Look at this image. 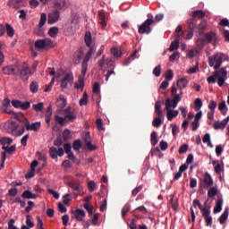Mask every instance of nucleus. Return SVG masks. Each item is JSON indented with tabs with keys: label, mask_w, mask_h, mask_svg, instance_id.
Returning <instances> with one entry per match:
<instances>
[{
	"label": "nucleus",
	"mask_w": 229,
	"mask_h": 229,
	"mask_svg": "<svg viewBox=\"0 0 229 229\" xmlns=\"http://www.w3.org/2000/svg\"><path fill=\"white\" fill-rule=\"evenodd\" d=\"M228 216H229V208H225L224 213H222V215H220V216H219L220 224H225V222L227 220Z\"/></svg>",
	"instance_id": "obj_28"
},
{
	"label": "nucleus",
	"mask_w": 229,
	"mask_h": 229,
	"mask_svg": "<svg viewBox=\"0 0 229 229\" xmlns=\"http://www.w3.org/2000/svg\"><path fill=\"white\" fill-rule=\"evenodd\" d=\"M215 38H216L215 32H207L204 38H199L197 40V46L198 47H204L206 44H210L211 42H213Z\"/></svg>",
	"instance_id": "obj_8"
},
{
	"label": "nucleus",
	"mask_w": 229,
	"mask_h": 229,
	"mask_svg": "<svg viewBox=\"0 0 229 229\" xmlns=\"http://www.w3.org/2000/svg\"><path fill=\"white\" fill-rule=\"evenodd\" d=\"M68 186L75 191H81V188L78 182H68Z\"/></svg>",
	"instance_id": "obj_45"
},
{
	"label": "nucleus",
	"mask_w": 229,
	"mask_h": 229,
	"mask_svg": "<svg viewBox=\"0 0 229 229\" xmlns=\"http://www.w3.org/2000/svg\"><path fill=\"white\" fill-rule=\"evenodd\" d=\"M30 93H33V94L38 92L39 86L38 82H36V81H33V82H30Z\"/></svg>",
	"instance_id": "obj_33"
},
{
	"label": "nucleus",
	"mask_w": 229,
	"mask_h": 229,
	"mask_svg": "<svg viewBox=\"0 0 229 229\" xmlns=\"http://www.w3.org/2000/svg\"><path fill=\"white\" fill-rule=\"evenodd\" d=\"M162 124V118L158 115H157L156 118H154L153 122H152V125L154 127H160V125Z\"/></svg>",
	"instance_id": "obj_47"
},
{
	"label": "nucleus",
	"mask_w": 229,
	"mask_h": 229,
	"mask_svg": "<svg viewBox=\"0 0 229 229\" xmlns=\"http://www.w3.org/2000/svg\"><path fill=\"white\" fill-rule=\"evenodd\" d=\"M67 106V100L65 98H59L57 100V107L64 108Z\"/></svg>",
	"instance_id": "obj_54"
},
{
	"label": "nucleus",
	"mask_w": 229,
	"mask_h": 229,
	"mask_svg": "<svg viewBox=\"0 0 229 229\" xmlns=\"http://www.w3.org/2000/svg\"><path fill=\"white\" fill-rule=\"evenodd\" d=\"M165 78H166L167 81H169V80H173L174 72H173L172 69H168V71L165 72Z\"/></svg>",
	"instance_id": "obj_63"
},
{
	"label": "nucleus",
	"mask_w": 229,
	"mask_h": 229,
	"mask_svg": "<svg viewBox=\"0 0 229 229\" xmlns=\"http://www.w3.org/2000/svg\"><path fill=\"white\" fill-rule=\"evenodd\" d=\"M150 142H151L152 146H157V144H158L157 131H152V132L150 134Z\"/></svg>",
	"instance_id": "obj_30"
},
{
	"label": "nucleus",
	"mask_w": 229,
	"mask_h": 229,
	"mask_svg": "<svg viewBox=\"0 0 229 229\" xmlns=\"http://www.w3.org/2000/svg\"><path fill=\"white\" fill-rule=\"evenodd\" d=\"M13 140L10 137H3V139L0 140V144L6 145V144H13Z\"/></svg>",
	"instance_id": "obj_46"
},
{
	"label": "nucleus",
	"mask_w": 229,
	"mask_h": 229,
	"mask_svg": "<svg viewBox=\"0 0 229 229\" xmlns=\"http://www.w3.org/2000/svg\"><path fill=\"white\" fill-rule=\"evenodd\" d=\"M23 123L27 131H39L42 125L41 122H34L33 123H30V120L26 118V116H23Z\"/></svg>",
	"instance_id": "obj_9"
},
{
	"label": "nucleus",
	"mask_w": 229,
	"mask_h": 229,
	"mask_svg": "<svg viewBox=\"0 0 229 229\" xmlns=\"http://www.w3.org/2000/svg\"><path fill=\"white\" fill-rule=\"evenodd\" d=\"M202 106H203V102H202L201 98H196L195 102H194L195 111H199V109H201Z\"/></svg>",
	"instance_id": "obj_43"
},
{
	"label": "nucleus",
	"mask_w": 229,
	"mask_h": 229,
	"mask_svg": "<svg viewBox=\"0 0 229 229\" xmlns=\"http://www.w3.org/2000/svg\"><path fill=\"white\" fill-rule=\"evenodd\" d=\"M217 193H218L217 188H213V186H211L208 191V197L212 199V198L216 197V195H217Z\"/></svg>",
	"instance_id": "obj_41"
},
{
	"label": "nucleus",
	"mask_w": 229,
	"mask_h": 229,
	"mask_svg": "<svg viewBox=\"0 0 229 229\" xmlns=\"http://www.w3.org/2000/svg\"><path fill=\"white\" fill-rule=\"evenodd\" d=\"M58 32H59L58 27H50L48 30V35L52 37V38H55V37L58 35Z\"/></svg>",
	"instance_id": "obj_36"
},
{
	"label": "nucleus",
	"mask_w": 229,
	"mask_h": 229,
	"mask_svg": "<svg viewBox=\"0 0 229 229\" xmlns=\"http://www.w3.org/2000/svg\"><path fill=\"white\" fill-rule=\"evenodd\" d=\"M20 72V76L23 81H27L31 74H33V71H31L29 64L24 63L21 67L18 69Z\"/></svg>",
	"instance_id": "obj_6"
},
{
	"label": "nucleus",
	"mask_w": 229,
	"mask_h": 229,
	"mask_svg": "<svg viewBox=\"0 0 229 229\" xmlns=\"http://www.w3.org/2000/svg\"><path fill=\"white\" fill-rule=\"evenodd\" d=\"M85 145L89 151H95L96 146H94L88 139H85Z\"/></svg>",
	"instance_id": "obj_55"
},
{
	"label": "nucleus",
	"mask_w": 229,
	"mask_h": 229,
	"mask_svg": "<svg viewBox=\"0 0 229 229\" xmlns=\"http://www.w3.org/2000/svg\"><path fill=\"white\" fill-rule=\"evenodd\" d=\"M73 80V74H71V72H67L64 75V78H63L61 82V88L62 89H66L68 83H71Z\"/></svg>",
	"instance_id": "obj_18"
},
{
	"label": "nucleus",
	"mask_w": 229,
	"mask_h": 229,
	"mask_svg": "<svg viewBox=\"0 0 229 229\" xmlns=\"http://www.w3.org/2000/svg\"><path fill=\"white\" fill-rule=\"evenodd\" d=\"M97 47L94 46L88 51L86 55L83 58L82 64H81V74L79 76L78 82H75V88L76 89H84L85 88V82L84 78L87 74L88 67H89V62L92 56V54L95 53Z\"/></svg>",
	"instance_id": "obj_3"
},
{
	"label": "nucleus",
	"mask_w": 229,
	"mask_h": 229,
	"mask_svg": "<svg viewBox=\"0 0 229 229\" xmlns=\"http://www.w3.org/2000/svg\"><path fill=\"white\" fill-rule=\"evenodd\" d=\"M31 218H32L31 215H27L26 224H27L28 228H34L35 224H34V222H32Z\"/></svg>",
	"instance_id": "obj_50"
},
{
	"label": "nucleus",
	"mask_w": 229,
	"mask_h": 229,
	"mask_svg": "<svg viewBox=\"0 0 229 229\" xmlns=\"http://www.w3.org/2000/svg\"><path fill=\"white\" fill-rule=\"evenodd\" d=\"M11 106V100L10 98H4L2 102V105L0 106V111L3 113H8L9 114H13V116H18L17 113L15 111H8V107Z\"/></svg>",
	"instance_id": "obj_14"
},
{
	"label": "nucleus",
	"mask_w": 229,
	"mask_h": 229,
	"mask_svg": "<svg viewBox=\"0 0 229 229\" xmlns=\"http://www.w3.org/2000/svg\"><path fill=\"white\" fill-rule=\"evenodd\" d=\"M49 153L52 158H57L58 157V149H56V148L52 147L49 149Z\"/></svg>",
	"instance_id": "obj_53"
},
{
	"label": "nucleus",
	"mask_w": 229,
	"mask_h": 229,
	"mask_svg": "<svg viewBox=\"0 0 229 229\" xmlns=\"http://www.w3.org/2000/svg\"><path fill=\"white\" fill-rule=\"evenodd\" d=\"M61 18V13L60 11H57L56 8L52 13H48L47 17V23L50 25H53L54 23H56V21H59Z\"/></svg>",
	"instance_id": "obj_13"
},
{
	"label": "nucleus",
	"mask_w": 229,
	"mask_h": 229,
	"mask_svg": "<svg viewBox=\"0 0 229 229\" xmlns=\"http://www.w3.org/2000/svg\"><path fill=\"white\" fill-rule=\"evenodd\" d=\"M188 83H189V80H187V78L185 77L179 78V80H177V87L180 89V93L183 94L182 89H185V88H187Z\"/></svg>",
	"instance_id": "obj_20"
},
{
	"label": "nucleus",
	"mask_w": 229,
	"mask_h": 229,
	"mask_svg": "<svg viewBox=\"0 0 229 229\" xmlns=\"http://www.w3.org/2000/svg\"><path fill=\"white\" fill-rule=\"evenodd\" d=\"M131 208V204L127 202V204H125V206H123L122 209V216H125L128 211H130Z\"/></svg>",
	"instance_id": "obj_52"
},
{
	"label": "nucleus",
	"mask_w": 229,
	"mask_h": 229,
	"mask_svg": "<svg viewBox=\"0 0 229 229\" xmlns=\"http://www.w3.org/2000/svg\"><path fill=\"white\" fill-rule=\"evenodd\" d=\"M218 109L222 112L223 114H226V113H227V111H226V102L225 101L220 102V104L218 106Z\"/></svg>",
	"instance_id": "obj_51"
},
{
	"label": "nucleus",
	"mask_w": 229,
	"mask_h": 229,
	"mask_svg": "<svg viewBox=\"0 0 229 229\" xmlns=\"http://www.w3.org/2000/svg\"><path fill=\"white\" fill-rule=\"evenodd\" d=\"M34 206H35V202H33L32 200H29L28 206L25 208V211L27 213H30V211L33 209Z\"/></svg>",
	"instance_id": "obj_62"
},
{
	"label": "nucleus",
	"mask_w": 229,
	"mask_h": 229,
	"mask_svg": "<svg viewBox=\"0 0 229 229\" xmlns=\"http://www.w3.org/2000/svg\"><path fill=\"white\" fill-rule=\"evenodd\" d=\"M17 116H14V118H19V116L21 117V119L19 122H11L9 125L7 126V131L13 137H21L23 133H25V123H24V113H16Z\"/></svg>",
	"instance_id": "obj_2"
},
{
	"label": "nucleus",
	"mask_w": 229,
	"mask_h": 229,
	"mask_svg": "<svg viewBox=\"0 0 229 229\" xmlns=\"http://www.w3.org/2000/svg\"><path fill=\"white\" fill-rule=\"evenodd\" d=\"M86 216V211L84 209L77 208L75 209V218L81 222L83 218Z\"/></svg>",
	"instance_id": "obj_25"
},
{
	"label": "nucleus",
	"mask_w": 229,
	"mask_h": 229,
	"mask_svg": "<svg viewBox=\"0 0 229 229\" xmlns=\"http://www.w3.org/2000/svg\"><path fill=\"white\" fill-rule=\"evenodd\" d=\"M22 199H38V195H36L35 193H32V191H30V190H26L25 191H23L22 195H21Z\"/></svg>",
	"instance_id": "obj_27"
},
{
	"label": "nucleus",
	"mask_w": 229,
	"mask_h": 229,
	"mask_svg": "<svg viewBox=\"0 0 229 229\" xmlns=\"http://www.w3.org/2000/svg\"><path fill=\"white\" fill-rule=\"evenodd\" d=\"M223 209V199H218L214 208V213H220Z\"/></svg>",
	"instance_id": "obj_31"
},
{
	"label": "nucleus",
	"mask_w": 229,
	"mask_h": 229,
	"mask_svg": "<svg viewBox=\"0 0 229 229\" xmlns=\"http://www.w3.org/2000/svg\"><path fill=\"white\" fill-rule=\"evenodd\" d=\"M155 113L161 119L164 118V113H163V110H162V102H161V100H157V102H156V104H155Z\"/></svg>",
	"instance_id": "obj_23"
},
{
	"label": "nucleus",
	"mask_w": 229,
	"mask_h": 229,
	"mask_svg": "<svg viewBox=\"0 0 229 229\" xmlns=\"http://www.w3.org/2000/svg\"><path fill=\"white\" fill-rule=\"evenodd\" d=\"M172 105L174 107H177L179 102H181L182 98V91L181 93H177V88L175 86H172Z\"/></svg>",
	"instance_id": "obj_11"
},
{
	"label": "nucleus",
	"mask_w": 229,
	"mask_h": 229,
	"mask_svg": "<svg viewBox=\"0 0 229 229\" xmlns=\"http://www.w3.org/2000/svg\"><path fill=\"white\" fill-rule=\"evenodd\" d=\"M63 139L65 142H67V140H69L70 139H72V135H71V131L70 129H64L63 131Z\"/></svg>",
	"instance_id": "obj_37"
},
{
	"label": "nucleus",
	"mask_w": 229,
	"mask_h": 229,
	"mask_svg": "<svg viewBox=\"0 0 229 229\" xmlns=\"http://www.w3.org/2000/svg\"><path fill=\"white\" fill-rule=\"evenodd\" d=\"M77 116L76 114H73L72 113L65 114L64 119L65 122L69 121V122H74V120H76Z\"/></svg>",
	"instance_id": "obj_59"
},
{
	"label": "nucleus",
	"mask_w": 229,
	"mask_h": 229,
	"mask_svg": "<svg viewBox=\"0 0 229 229\" xmlns=\"http://www.w3.org/2000/svg\"><path fill=\"white\" fill-rule=\"evenodd\" d=\"M174 107L173 99L166 98L165 100V109L167 111V119L172 121L174 118L178 116L179 111L172 109Z\"/></svg>",
	"instance_id": "obj_7"
},
{
	"label": "nucleus",
	"mask_w": 229,
	"mask_h": 229,
	"mask_svg": "<svg viewBox=\"0 0 229 229\" xmlns=\"http://www.w3.org/2000/svg\"><path fill=\"white\" fill-rule=\"evenodd\" d=\"M5 30L8 37H14L15 30L10 23H5Z\"/></svg>",
	"instance_id": "obj_32"
},
{
	"label": "nucleus",
	"mask_w": 229,
	"mask_h": 229,
	"mask_svg": "<svg viewBox=\"0 0 229 229\" xmlns=\"http://www.w3.org/2000/svg\"><path fill=\"white\" fill-rule=\"evenodd\" d=\"M111 53H112L113 56H114L115 58H119L122 55V53L119 51L118 47H112Z\"/></svg>",
	"instance_id": "obj_58"
},
{
	"label": "nucleus",
	"mask_w": 229,
	"mask_h": 229,
	"mask_svg": "<svg viewBox=\"0 0 229 229\" xmlns=\"http://www.w3.org/2000/svg\"><path fill=\"white\" fill-rule=\"evenodd\" d=\"M47 21V13H42L39 20V25L41 26V28L46 24Z\"/></svg>",
	"instance_id": "obj_49"
},
{
	"label": "nucleus",
	"mask_w": 229,
	"mask_h": 229,
	"mask_svg": "<svg viewBox=\"0 0 229 229\" xmlns=\"http://www.w3.org/2000/svg\"><path fill=\"white\" fill-rule=\"evenodd\" d=\"M223 60H229V56L227 55H225L224 53H216V55L209 56L208 64L210 67H214L215 72H213V74H211V76L208 77V83H216V78H218L220 74L218 69L219 67H221Z\"/></svg>",
	"instance_id": "obj_1"
},
{
	"label": "nucleus",
	"mask_w": 229,
	"mask_h": 229,
	"mask_svg": "<svg viewBox=\"0 0 229 229\" xmlns=\"http://www.w3.org/2000/svg\"><path fill=\"white\" fill-rule=\"evenodd\" d=\"M88 189L90 192L95 191V190H97L96 182H94V181H89V182H88Z\"/></svg>",
	"instance_id": "obj_60"
},
{
	"label": "nucleus",
	"mask_w": 229,
	"mask_h": 229,
	"mask_svg": "<svg viewBox=\"0 0 229 229\" xmlns=\"http://www.w3.org/2000/svg\"><path fill=\"white\" fill-rule=\"evenodd\" d=\"M81 146H82V144H81V140H74V142L72 144V148H73L74 151H80Z\"/></svg>",
	"instance_id": "obj_57"
},
{
	"label": "nucleus",
	"mask_w": 229,
	"mask_h": 229,
	"mask_svg": "<svg viewBox=\"0 0 229 229\" xmlns=\"http://www.w3.org/2000/svg\"><path fill=\"white\" fill-rule=\"evenodd\" d=\"M4 74H18L19 71H17L16 65H5L3 67Z\"/></svg>",
	"instance_id": "obj_21"
},
{
	"label": "nucleus",
	"mask_w": 229,
	"mask_h": 229,
	"mask_svg": "<svg viewBox=\"0 0 229 229\" xmlns=\"http://www.w3.org/2000/svg\"><path fill=\"white\" fill-rule=\"evenodd\" d=\"M194 23H195V21H194L193 13H192L191 18H189V20H187V24H188V28H189V30L185 36V38L187 40H191L194 35V30H195Z\"/></svg>",
	"instance_id": "obj_12"
},
{
	"label": "nucleus",
	"mask_w": 229,
	"mask_h": 229,
	"mask_svg": "<svg viewBox=\"0 0 229 229\" xmlns=\"http://www.w3.org/2000/svg\"><path fill=\"white\" fill-rule=\"evenodd\" d=\"M210 213H211L210 208L205 207L203 209V216L205 218L206 225H212L213 224V219Z\"/></svg>",
	"instance_id": "obj_17"
},
{
	"label": "nucleus",
	"mask_w": 229,
	"mask_h": 229,
	"mask_svg": "<svg viewBox=\"0 0 229 229\" xmlns=\"http://www.w3.org/2000/svg\"><path fill=\"white\" fill-rule=\"evenodd\" d=\"M8 5L13 9H21L23 6V0H9Z\"/></svg>",
	"instance_id": "obj_24"
},
{
	"label": "nucleus",
	"mask_w": 229,
	"mask_h": 229,
	"mask_svg": "<svg viewBox=\"0 0 229 229\" xmlns=\"http://www.w3.org/2000/svg\"><path fill=\"white\" fill-rule=\"evenodd\" d=\"M85 44L88 47H89V49H92V47H91V46H92L91 32H86V34H85Z\"/></svg>",
	"instance_id": "obj_29"
},
{
	"label": "nucleus",
	"mask_w": 229,
	"mask_h": 229,
	"mask_svg": "<svg viewBox=\"0 0 229 229\" xmlns=\"http://www.w3.org/2000/svg\"><path fill=\"white\" fill-rule=\"evenodd\" d=\"M143 190V186H138L137 188H134V190H132L131 191V196L132 197H137V195H139V193H140V191H142Z\"/></svg>",
	"instance_id": "obj_56"
},
{
	"label": "nucleus",
	"mask_w": 229,
	"mask_h": 229,
	"mask_svg": "<svg viewBox=\"0 0 229 229\" xmlns=\"http://www.w3.org/2000/svg\"><path fill=\"white\" fill-rule=\"evenodd\" d=\"M32 107L34 111H37V113H40L44 109V102H38V104H33Z\"/></svg>",
	"instance_id": "obj_39"
},
{
	"label": "nucleus",
	"mask_w": 229,
	"mask_h": 229,
	"mask_svg": "<svg viewBox=\"0 0 229 229\" xmlns=\"http://www.w3.org/2000/svg\"><path fill=\"white\" fill-rule=\"evenodd\" d=\"M150 18H148L147 20H145V21H143V23L139 25L138 31L140 32V35H150V32L152 30L151 25L155 23V20H153V15L150 14Z\"/></svg>",
	"instance_id": "obj_4"
},
{
	"label": "nucleus",
	"mask_w": 229,
	"mask_h": 229,
	"mask_svg": "<svg viewBox=\"0 0 229 229\" xmlns=\"http://www.w3.org/2000/svg\"><path fill=\"white\" fill-rule=\"evenodd\" d=\"M202 141L204 142V144H207L208 146V148H213V144L210 140L209 132H206V135H204Z\"/></svg>",
	"instance_id": "obj_34"
},
{
	"label": "nucleus",
	"mask_w": 229,
	"mask_h": 229,
	"mask_svg": "<svg viewBox=\"0 0 229 229\" xmlns=\"http://www.w3.org/2000/svg\"><path fill=\"white\" fill-rule=\"evenodd\" d=\"M179 47H180V40H174V42H172L169 47V51L171 52L176 51L177 49H179Z\"/></svg>",
	"instance_id": "obj_40"
},
{
	"label": "nucleus",
	"mask_w": 229,
	"mask_h": 229,
	"mask_svg": "<svg viewBox=\"0 0 229 229\" xmlns=\"http://www.w3.org/2000/svg\"><path fill=\"white\" fill-rule=\"evenodd\" d=\"M34 32H35V35H37V37H43V35H44V29H42V26H40V22L35 28Z\"/></svg>",
	"instance_id": "obj_38"
},
{
	"label": "nucleus",
	"mask_w": 229,
	"mask_h": 229,
	"mask_svg": "<svg viewBox=\"0 0 229 229\" xmlns=\"http://www.w3.org/2000/svg\"><path fill=\"white\" fill-rule=\"evenodd\" d=\"M93 93L98 95V93H100V86L98 84V82H95L93 85Z\"/></svg>",
	"instance_id": "obj_64"
},
{
	"label": "nucleus",
	"mask_w": 229,
	"mask_h": 229,
	"mask_svg": "<svg viewBox=\"0 0 229 229\" xmlns=\"http://www.w3.org/2000/svg\"><path fill=\"white\" fill-rule=\"evenodd\" d=\"M161 69H162V65H157L154 69H153V74H155V76H160L161 74Z\"/></svg>",
	"instance_id": "obj_61"
},
{
	"label": "nucleus",
	"mask_w": 229,
	"mask_h": 229,
	"mask_svg": "<svg viewBox=\"0 0 229 229\" xmlns=\"http://www.w3.org/2000/svg\"><path fill=\"white\" fill-rule=\"evenodd\" d=\"M98 16H99L100 25H102V27H106L107 23L106 21L105 13L99 12Z\"/></svg>",
	"instance_id": "obj_44"
},
{
	"label": "nucleus",
	"mask_w": 229,
	"mask_h": 229,
	"mask_svg": "<svg viewBox=\"0 0 229 229\" xmlns=\"http://www.w3.org/2000/svg\"><path fill=\"white\" fill-rule=\"evenodd\" d=\"M208 25V21H206V20H201L200 23H199L198 25V29L199 31V35H202L204 29H206Z\"/></svg>",
	"instance_id": "obj_42"
},
{
	"label": "nucleus",
	"mask_w": 229,
	"mask_h": 229,
	"mask_svg": "<svg viewBox=\"0 0 229 229\" xmlns=\"http://www.w3.org/2000/svg\"><path fill=\"white\" fill-rule=\"evenodd\" d=\"M89 102V95L87 91H85L82 95V98L79 101L80 106H87Z\"/></svg>",
	"instance_id": "obj_35"
},
{
	"label": "nucleus",
	"mask_w": 229,
	"mask_h": 229,
	"mask_svg": "<svg viewBox=\"0 0 229 229\" xmlns=\"http://www.w3.org/2000/svg\"><path fill=\"white\" fill-rule=\"evenodd\" d=\"M229 122V116H226V118H224L221 122L216 121L214 123V129H225Z\"/></svg>",
	"instance_id": "obj_22"
},
{
	"label": "nucleus",
	"mask_w": 229,
	"mask_h": 229,
	"mask_svg": "<svg viewBox=\"0 0 229 229\" xmlns=\"http://www.w3.org/2000/svg\"><path fill=\"white\" fill-rule=\"evenodd\" d=\"M52 2L55 10L60 11L61 9H63L62 0H52Z\"/></svg>",
	"instance_id": "obj_48"
},
{
	"label": "nucleus",
	"mask_w": 229,
	"mask_h": 229,
	"mask_svg": "<svg viewBox=\"0 0 229 229\" xmlns=\"http://www.w3.org/2000/svg\"><path fill=\"white\" fill-rule=\"evenodd\" d=\"M219 74L217 76L218 78V85L220 88H223V85L227 78V71L225 69V67H222L220 71H218Z\"/></svg>",
	"instance_id": "obj_16"
},
{
	"label": "nucleus",
	"mask_w": 229,
	"mask_h": 229,
	"mask_svg": "<svg viewBox=\"0 0 229 229\" xmlns=\"http://www.w3.org/2000/svg\"><path fill=\"white\" fill-rule=\"evenodd\" d=\"M6 46L4 42H0V68L2 67V65L4 63V49H5Z\"/></svg>",
	"instance_id": "obj_26"
},
{
	"label": "nucleus",
	"mask_w": 229,
	"mask_h": 229,
	"mask_svg": "<svg viewBox=\"0 0 229 229\" xmlns=\"http://www.w3.org/2000/svg\"><path fill=\"white\" fill-rule=\"evenodd\" d=\"M214 184V181L210 173H205L203 179H200L199 188L200 190H208Z\"/></svg>",
	"instance_id": "obj_5"
},
{
	"label": "nucleus",
	"mask_w": 229,
	"mask_h": 229,
	"mask_svg": "<svg viewBox=\"0 0 229 229\" xmlns=\"http://www.w3.org/2000/svg\"><path fill=\"white\" fill-rule=\"evenodd\" d=\"M204 16H206L205 11L197 10L192 12V18L194 20V29L195 27H197L198 18L201 19V18H204Z\"/></svg>",
	"instance_id": "obj_19"
},
{
	"label": "nucleus",
	"mask_w": 229,
	"mask_h": 229,
	"mask_svg": "<svg viewBox=\"0 0 229 229\" xmlns=\"http://www.w3.org/2000/svg\"><path fill=\"white\" fill-rule=\"evenodd\" d=\"M12 106L16 108H21L22 111L30 109L31 104L29 101L21 102V100H12Z\"/></svg>",
	"instance_id": "obj_15"
},
{
	"label": "nucleus",
	"mask_w": 229,
	"mask_h": 229,
	"mask_svg": "<svg viewBox=\"0 0 229 229\" xmlns=\"http://www.w3.org/2000/svg\"><path fill=\"white\" fill-rule=\"evenodd\" d=\"M34 46L36 49H46V47H54V42L51 38H45L44 40H37Z\"/></svg>",
	"instance_id": "obj_10"
}]
</instances>
